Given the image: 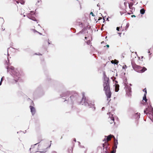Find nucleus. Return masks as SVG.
Listing matches in <instances>:
<instances>
[{"mask_svg":"<svg viewBox=\"0 0 153 153\" xmlns=\"http://www.w3.org/2000/svg\"><path fill=\"white\" fill-rule=\"evenodd\" d=\"M34 32H38V31H37L36 30H34Z\"/></svg>","mask_w":153,"mask_h":153,"instance_id":"ea45409f","label":"nucleus"},{"mask_svg":"<svg viewBox=\"0 0 153 153\" xmlns=\"http://www.w3.org/2000/svg\"><path fill=\"white\" fill-rule=\"evenodd\" d=\"M126 79L124 81L125 85L124 88H126V95L128 97H130L131 96V88L127 85L126 82Z\"/></svg>","mask_w":153,"mask_h":153,"instance_id":"39448f33","label":"nucleus"},{"mask_svg":"<svg viewBox=\"0 0 153 153\" xmlns=\"http://www.w3.org/2000/svg\"><path fill=\"white\" fill-rule=\"evenodd\" d=\"M127 2H125L124 3V5H125V7H126V6L127 5Z\"/></svg>","mask_w":153,"mask_h":153,"instance_id":"c756f323","label":"nucleus"},{"mask_svg":"<svg viewBox=\"0 0 153 153\" xmlns=\"http://www.w3.org/2000/svg\"><path fill=\"white\" fill-rule=\"evenodd\" d=\"M72 94V92L70 91H67L63 92L60 95L61 97L63 98V99L66 100Z\"/></svg>","mask_w":153,"mask_h":153,"instance_id":"0eeeda50","label":"nucleus"},{"mask_svg":"<svg viewBox=\"0 0 153 153\" xmlns=\"http://www.w3.org/2000/svg\"><path fill=\"white\" fill-rule=\"evenodd\" d=\"M104 43V42H103V41H102V42H101V44H102V43Z\"/></svg>","mask_w":153,"mask_h":153,"instance_id":"603ef678","label":"nucleus"},{"mask_svg":"<svg viewBox=\"0 0 153 153\" xmlns=\"http://www.w3.org/2000/svg\"><path fill=\"white\" fill-rule=\"evenodd\" d=\"M131 63L132 65V67L133 69H134V62L133 60L132 59L131 61Z\"/></svg>","mask_w":153,"mask_h":153,"instance_id":"5701e85b","label":"nucleus"},{"mask_svg":"<svg viewBox=\"0 0 153 153\" xmlns=\"http://www.w3.org/2000/svg\"><path fill=\"white\" fill-rule=\"evenodd\" d=\"M30 108L32 114L33 116L35 114L36 112L35 108L33 106L31 105L30 106Z\"/></svg>","mask_w":153,"mask_h":153,"instance_id":"ddd939ff","label":"nucleus"},{"mask_svg":"<svg viewBox=\"0 0 153 153\" xmlns=\"http://www.w3.org/2000/svg\"><path fill=\"white\" fill-rule=\"evenodd\" d=\"M103 77L105 76H106V75H105V71L103 72Z\"/></svg>","mask_w":153,"mask_h":153,"instance_id":"72a5a7b5","label":"nucleus"},{"mask_svg":"<svg viewBox=\"0 0 153 153\" xmlns=\"http://www.w3.org/2000/svg\"><path fill=\"white\" fill-rule=\"evenodd\" d=\"M144 112L145 114H147L149 112V114H151V116H150V119L153 122V108L151 105L148 106V108H146L144 110Z\"/></svg>","mask_w":153,"mask_h":153,"instance_id":"20e7f679","label":"nucleus"},{"mask_svg":"<svg viewBox=\"0 0 153 153\" xmlns=\"http://www.w3.org/2000/svg\"><path fill=\"white\" fill-rule=\"evenodd\" d=\"M143 100H144L145 101V102H147V100L146 99V95L144 94V96L143 97Z\"/></svg>","mask_w":153,"mask_h":153,"instance_id":"aec40b11","label":"nucleus"},{"mask_svg":"<svg viewBox=\"0 0 153 153\" xmlns=\"http://www.w3.org/2000/svg\"><path fill=\"white\" fill-rule=\"evenodd\" d=\"M107 38V36H106V37H105V39H106Z\"/></svg>","mask_w":153,"mask_h":153,"instance_id":"338daca9","label":"nucleus"},{"mask_svg":"<svg viewBox=\"0 0 153 153\" xmlns=\"http://www.w3.org/2000/svg\"><path fill=\"white\" fill-rule=\"evenodd\" d=\"M89 29V27L88 26L86 27H85L82 30L77 33L76 34L77 35H78L80 33L85 34L86 33H88V31L87 30V29Z\"/></svg>","mask_w":153,"mask_h":153,"instance_id":"9d476101","label":"nucleus"},{"mask_svg":"<svg viewBox=\"0 0 153 153\" xmlns=\"http://www.w3.org/2000/svg\"><path fill=\"white\" fill-rule=\"evenodd\" d=\"M34 15H35V13L34 12L31 11L30 13L27 15V16L29 19L33 21H36L37 20L34 17Z\"/></svg>","mask_w":153,"mask_h":153,"instance_id":"6e6552de","label":"nucleus"},{"mask_svg":"<svg viewBox=\"0 0 153 153\" xmlns=\"http://www.w3.org/2000/svg\"><path fill=\"white\" fill-rule=\"evenodd\" d=\"M145 12V10L144 9H142L140 10V13L142 14H143Z\"/></svg>","mask_w":153,"mask_h":153,"instance_id":"412c9836","label":"nucleus"},{"mask_svg":"<svg viewBox=\"0 0 153 153\" xmlns=\"http://www.w3.org/2000/svg\"><path fill=\"white\" fill-rule=\"evenodd\" d=\"M133 112H134V110H133V108H129L128 109V112L129 114H130V115H131L130 114H133Z\"/></svg>","mask_w":153,"mask_h":153,"instance_id":"f3484780","label":"nucleus"},{"mask_svg":"<svg viewBox=\"0 0 153 153\" xmlns=\"http://www.w3.org/2000/svg\"><path fill=\"white\" fill-rule=\"evenodd\" d=\"M1 21L3 22H4V19H3V18H1Z\"/></svg>","mask_w":153,"mask_h":153,"instance_id":"e433bc0d","label":"nucleus"},{"mask_svg":"<svg viewBox=\"0 0 153 153\" xmlns=\"http://www.w3.org/2000/svg\"><path fill=\"white\" fill-rule=\"evenodd\" d=\"M4 77V76L2 77L1 79V81H2L3 80V78Z\"/></svg>","mask_w":153,"mask_h":153,"instance_id":"c9c22d12","label":"nucleus"},{"mask_svg":"<svg viewBox=\"0 0 153 153\" xmlns=\"http://www.w3.org/2000/svg\"><path fill=\"white\" fill-rule=\"evenodd\" d=\"M97 7H100V4H97Z\"/></svg>","mask_w":153,"mask_h":153,"instance_id":"a19ab883","label":"nucleus"},{"mask_svg":"<svg viewBox=\"0 0 153 153\" xmlns=\"http://www.w3.org/2000/svg\"><path fill=\"white\" fill-rule=\"evenodd\" d=\"M52 142L51 141H50L51 144L48 147H47V148H46L45 149H43L42 151H36V152H38L39 153H45L47 151V149L48 148H50L51 147V142Z\"/></svg>","mask_w":153,"mask_h":153,"instance_id":"4468645a","label":"nucleus"},{"mask_svg":"<svg viewBox=\"0 0 153 153\" xmlns=\"http://www.w3.org/2000/svg\"><path fill=\"white\" fill-rule=\"evenodd\" d=\"M102 145L104 153H108V150H110V146H109V144L108 142H105Z\"/></svg>","mask_w":153,"mask_h":153,"instance_id":"423d86ee","label":"nucleus"},{"mask_svg":"<svg viewBox=\"0 0 153 153\" xmlns=\"http://www.w3.org/2000/svg\"><path fill=\"white\" fill-rule=\"evenodd\" d=\"M138 59H139V60H140V57H138Z\"/></svg>","mask_w":153,"mask_h":153,"instance_id":"13d9d810","label":"nucleus"},{"mask_svg":"<svg viewBox=\"0 0 153 153\" xmlns=\"http://www.w3.org/2000/svg\"><path fill=\"white\" fill-rule=\"evenodd\" d=\"M140 114L138 112H137L136 113H134V118L135 117L137 116V119H139L140 118Z\"/></svg>","mask_w":153,"mask_h":153,"instance_id":"6ab92c4d","label":"nucleus"},{"mask_svg":"<svg viewBox=\"0 0 153 153\" xmlns=\"http://www.w3.org/2000/svg\"><path fill=\"white\" fill-rule=\"evenodd\" d=\"M39 91V88H38L36 90V91Z\"/></svg>","mask_w":153,"mask_h":153,"instance_id":"864d4df0","label":"nucleus"},{"mask_svg":"<svg viewBox=\"0 0 153 153\" xmlns=\"http://www.w3.org/2000/svg\"><path fill=\"white\" fill-rule=\"evenodd\" d=\"M73 151V148L71 147L70 149H68V153H72Z\"/></svg>","mask_w":153,"mask_h":153,"instance_id":"4be33fe9","label":"nucleus"},{"mask_svg":"<svg viewBox=\"0 0 153 153\" xmlns=\"http://www.w3.org/2000/svg\"><path fill=\"white\" fill-rule=\"evenodd\" d=\"M91 42L90 40H88L87 41L86 43L88 45H89L91 43Z\"/></svg>","mask_w":153,"mask_h":153,"instance_id":"cd10ccee","label":"nucleus"},{"mask_svg":"<svg viewBox=\"0 0 153 153\" xmlns=\"http://www.w3.org/2000/svg\"><path fill=\"white\" fill-rule=\"evenodd\" d=\"M104 108V107H103L102 108V110H103V109Z\"/></svg>","mask_w":153,"mask_h":153,"instance_id":"5fc2aeb1","label":"nucleus"},{"mask_svg":"<svg viewBox=\"0 0 153 153\" xmlns=\"http://www.w3.org/2000/svg\"><path fill=\"white\" fill-rule=\"evenodd\" d=\"M127 67L126 66V65H125L124 66H123V69L126 68H127Z\"/></svg>","mask_w":153,"mask_h":153,"instance_id":"473e14b6","label":"nucleus"},{"mask_svg":"<svg viewBox=\"0 0 153 153\" xmlns=\"http://www.w3.org/2000/svg\"><path fill=\"white\" fill-rule=\"evenodd\" d=\"M143 91L145 92V94H144L146 95L147 94V91H146V88H145L143 90Z\"/></svg>","mask_w":153,"mask_h":153,"instance_id":"393cba45","label":"nucleus"},{"mask_svg":"<svg viewBox=\"0 0 153 153\" xmlns=\"http://www.w3.org/2000/svg\"><path fill=\"white\" fill-rule=\"evenodd\" d=\"M109 115H110V114H111L112 116L113 115V114H111V112H109Z\"/></svg>","mask_w":153,"mask_h":153,"instance_id":"a18cd8bd","label":"nucleus"},{"mask_svg":"<svg viewBox=\"0 0 153 153\" xmlns=\"http://www.w3.org/2000/svg\"><path fill=\"white\" fill-rule=\"evenodd\" d=\"M39 143H38L33 145H32L31 146V147L32 148H32H33L34 147V146L38 144H39Z\"/></svg>","mask_w":153,"mask_h":153,"instance_id":"a878e982","label":"nucleus"},{"mask_svg":"<svg viewBox=\"0 0 153 153\" xmlns=\"http://www.w3.org/2000/svg\"><path fill=\"white\" fill-rule=\"evenodd\" d=\"M2 31H4L5 30V28H2Z\"/></svg>","mask_w":153,"mask_h":153,"instance_id":"37998d69","label":"nucleus"},{"mask_svg":"<svg viewBox=\"0 0 153 153\" xmlns=\"http://www.w3.org/2000/svg\"><path fill=\"white\" fill-rule=\"evenodd\" d=\"M38 33H39V34L41 35H42V34L41 33L39 32H38Z\"/></svg>","mask_w":153,"mask_h":153,"instance_id":"3c124183","label":"nucleus"},{"mask_svg":"<svg viewBox=\"0 0 153 153\" xmlns=\"http://www.w3.org/2000/svg\"><path fill=\"white\" fill-rule=\"evenodd\" d=\"M130 86H131L132 85L131 84H130Z\"/></svg>","mask_w":153,"mask_h":153,"instance_id":"774afa93","label":"nucleus"},{"mask_svg":"<svg viewBox=\"0 0 153 153\" xmlns=\"http://www.w3.org/2000/svg\"><path fill=\"white\" fill-rule=\"evenodd\" d=\"M48 81H49V80H51V79L50 78H48Z\"/></svg>","mask_w":153,"mask_h":153,"instance_id":"49530a36","label":"nucleus"},{"mask_svg":"<svg viewBox=\"0 0 153 153\" xmlns=\"http://www.w3.org/2000/svg\"><path fill=\"white\" fill-rule=\"evenodd\" d=\"M26 130H25V131H24V133H26Z\"/></svg>","mask_w":153,"mask_h":153,"instance_id":"6e6d98bb","label":"nucleus"},{"mask_svg":"<svg viewBox=\"0 0 153 153\" xmlns=\"http://www.w3.org/2000/svg\"><path fill=\"white\" fill-rule=\"evenodd\" d=\"M131 17H134V15H132L131 16Z\"/></svg>","mask_w":153,"mask_h":153,"instance_id":"09e8293b","label":"nucleus"},{"mask_svg":"<svg viewBox=\"0 0 153 153\" xmlns=\"http://www.w3.org/2000/svg\"><path fill=\"white\" fill-rule=\"evenodd\" d=\"M109 121L111 124H112L113 122L114 123V124H115V122H114V117H109Z\"/></svg>","mask_w":153,"mask_h":153,"instance_id":"2eb2a0df","label":"nucleus"},{"mask_svg":"<svg viewBox=\"0 0 153 153\" xmlns=\"http://www.w3.org/2000/svg\"><path fill=\"white\" fill-rule=\"evenodd\" d=\"M20 3L22 4H24L25 3V1L23 0H21L20 1Z\"/></svg>","mask_w":153,"mask_h":153,"instance_id":"bb28decb","label":"nucleus"},{"mask_svg":"<svg viewBox=\"0 0 153 153\" xmlns=\"http://www.w3.org/2000/svg\"><path fill=\"white\" fill-rule=\"evenodd\" d=\"M106 46L107 47V48H108L109 47V45H106Z\"/></svg>","mask_w":153,"mask_h":153,"instance_id":"4c0bfd02","label":"nucleus"},{"mask_svg":"<svg viewBox=\"0 0 153 153\" xmlns=\"http://www.w3.org/2000/svg\"><path fill=\"white\" fill-rule=\"evenodd\" d=\"M108 20V18H107V19H106V20Z\"/></svg>","mask_w":153,"mask_h":153,"instance_id":"69168bd1","label":"nucleus"},{"mask_svg":"<svg viewBox=\"0 0 153 153\" xmlns=\"http://www.w3.org/2000/svg\"><path fill=\"white\" fill-rule=\"evenodd\" d=\"M16 2L17 3H19V2H18V1H16Z\"/></svg>","mask_w":153,"mask_h":153,"instance_id":"0e129e2a","label":"nucleus"},{"mask_svg":"<svg viewBox=\"0 0 153 153\" xmlns=\"http://www.w3.org/2000/svg\"><path fill=\"white\" fill-rule=\"evenodd\" d=\"M119 29H120V27H117V28H116V30H117V31H119Z\"/></svg>","mask_w":153,"mask_h":153,"instance_id":"f704fd0d","label":"nucleus"},{"mask_svg":"<svg viewBox=\"0 0 153 153\" xmlns=\"http://www.w3.org/2000/svg\"><path fill=\"white\" fill-rule=\"evenodd\" d=\"M119 85L118 84H116L115 85V91L117 92L119 90Z\"/></svg>","mask_w":153,"mask_h":153,"instance_id":"dca6fc26","label":"nucleus"},{"mask_svg":"<svg viewBox=\"0 0 153 153\" xmlns=\"http://www.w3.org/2000/svg\"><path fill=\"white\" fill-rule=\"evenodd\" d=\"M32 148L31 147V148H30L29 149L30 150H31V149Z\"/></svg>","mask_w":153,"mask_h":153,"instance_id":"e2e57ef3","label":"nucleus"},{"mask_svg":"<svg viewBox=\"0 0 153 153\" xmlns=\"http://www.w3.org/2000/svg\"><path fill=\"white\" fill-rule=\"evenodd\" d=\"M7 60L6 61L5 65L7 69V72H9L10 74L14 78V81L13 83L17 82L20 77V75L18 71L13 66H10V60L9 57H7Z\"/></svg>","mask_w":153,"mask_h":153,"instance_id":"f03ea898","label":"nucleus"},{"mask_svg":"<svg viewBox=\"0 0 153 153\" xmlns=\"http://www.w3.org/2000/svg\"><path fill=\"white\" fill-rule=\"evenodd\" d=\"M85 39H87V37H85Z\"/></svg>","mask_w":153,"mask_h":153,"instance_id":"4d7b16f0","label":"nucleus"},{"mask_svg":"<svg viewBox=\"0 0 153 153\" xmlns=\"http://www.w3.org/2000/svg\"><path fill=\"white\" fill-rule=\"evenodd\" d=\"M48 44H50V43L49 42H48Z\"/></svg>","mask_w":153,"mask_h":153,"instance_id":"052dcab7","label":"nucleus"},{"mask_svg":"<svg viewBox=\"0 0 153 153\" xmlns=\"http://www.w3.org/2000/svg\"><path fill=\"white\" fill-rule=\"evenodd\" d=\"M73 140L75 142H76V139L75 138H74Z\"/></svg>","mask_w":153,"mask_h":153,"instance_id":"58836bf2","label":"nucleus"},{"mask_svg":"<svg viewBox=\"0 0 153 153\" xmlns=\"http://www.w3.org/2000/svg\"><path fill=\"white\" fill-rule=\"evenodd\" d=\"M115 82H116L115 84H116L117 83V82H118L117 81H115Z\"/></svg>","mask_w":153,"mask_h":153,"instance_id":"8fccbe9b","label":"nucleus"},{"mask_svg":"<svg viewBox=\"0 0 153 153\" xmlns=\"http://www.w3.org/2000/svg\"><path fill=\"white\" fill-rule=\"evenodd\" d=\"M35 55H42V54H41L39 53H35Z\"/></svg>","mask_w":153,"mask_h":153,"instance_id":"2f4dec72","label":"nucleus"},{"mask_svg":"<svg viewBox=\"0 0 153 153\" xmlns=\"http://www.w3.org/2000/svg\"><path fill=\"white\" fill-rule=\"evenodd\" d=\"M115 61L116 62L115 63H112V62H111L112 63L114 64H117V65L118 64V62H119L117 60H116Z\"/></svg>","mask_w":153,"mask_h":153,"instance_id":"c85d7f7f","label":"nucleus"},{"mask_svg":"<svg viewBox=\"0 0 153 153\" xmlns=\"http://www.w3.org/2000/svg\"><path fill=\"white\" fill-rule=\"evenodd\" d=\"M77 25L81 28H83L84 25L83 24L80 22H77Z\"/></svg>","mask_w":153,"mask_h":153,"instance_id":"a211bd4d","label":"nucleus"},{"mask_svg":"<svg viewBox=\"0 0 153 153\" xmlns=\"http://www.w3.org/2000/svg\"><path fill=\"white\" fill-rule=\"evenodd\" d=\"M129 25V24L128 23H127L126 24V26L125 27V29L126 30L127 28H128Z\"/></svg>","mask_w":153,"mask_h":153,"instance_id":"b1692460","label":"nucleus"},{"mask_svg":"<svg viewBox=\"0 0 153 153\" xmlns=\"http://www.w3.org/2000/svg\"><path fill=\"white\" fill-rule=\"evenodd\" d=\"M72 29H73V30H75V29L73 28Z\"/></svg>","mask_w":153,"mask_h":153,"instance_id":"680f3d73","label":"nucleus"},{"mask_svg":"<svg viewBox=\"0 0 153 153\" xmlns=\"http://www.w3.org/2000/svg\"><path fill=\"white\" fill-rule=\"evenodd\" d=\"M90 14L91 15L93 16H95V15H94V13L92 12H91L90 13Z\"/></svg>","mask_w":153,"mask_h":153,"instance_id":"7c9ffc66","label":"nucleus"},{"mask_svg":"<svg viewBox=\"0 0 153 153\" xmlns=\"http://www.w3.org/2000/svg\"><path fill=\"white\" fill-rule=\"evenodd\" d=\"M38 26H39L40 27H41V26L39 24H38Z\"/></svg>","mask_w":153,"mask_h":153,"instance_id":"bf43d9fd","label":"nucleus"},{"mask_svg":"<svg viewBox=\"0 0 153 153\" xmlns=\"http://www.w3.org/2000/svg\"><path fill=\"white\" fill-rule=\"evenodd\" d=\"M2 82L0 81V85H1Z\"/></svg>","mask_w":153,"mask_h":153,"instance_id":"79ce46f5","label":"nucleus"},{"mask_svg":"<svg viewBox=\"0 0 153 153\" xmlns=\"http://www.w3.org/2000/svg\"><path fill=\"white\" fill-rule=\"evenodd\" d=\"M105 138L103 140V141H104L105 140V142H108V141L111 140V138L112 137H113L114 138V140H115L116 139L115 137H114L113 135L111 134H110L108 135V136H105Z\"/></svg>","mask_w":153,"mask_h":153,"instance_id":"9b49d317","label":"nucleus"},{"mask_svg":"<svg viewBox=\"0 0 153 153\" xmlns=\"http://www.w3.org/2000/svg\"><path fill=\"white\" fill-rule=\"evenodd\" d=\"M52 153H56V152L55 151H53L52 152Z\"/></svg>","mask_w":153,"mask_h":153,"instance_id":"c03bdc74","label":"nucleus"},{"mask_svg":"<svg viewBox=\"0 0 153 153\" xmlns=\"http://www.w3.org/2000/svg\"><path fill=\"white\" fill-rule=\"evenodd\" d=\"M78 145H79L80 144V142H78Z\"/></svg>","mask_w":153,"mask_h":153,"instance_id":"de8ad7c7","label":"nucleus"},{"mask_svg":"<svg viewBox=\"0 0 153 153\" xmlns=\"http://www.w3.org/2000/svg\"><path fill=\"white\" fill-rule=\"evenodd\" d=\"M118 144V142L117 141V140H116V139L114 140V146L112 147V149L114 150H116V149L117 148V146Z\"/></svg>","mask_w":153,"mask_h":153,"instance_id":"f8f14e48","label":"nucleus"},{"mask_svg":"<svg viewBox=\"0 0 153 153\" xmlns=\"http://www.w3.org/2000/svg\"><path fill=\"white\" fill-rule=\"evenodd\" d=\"M135 65L134 64V68L135 67ZM136 66H137V65ZM137 67L138 70L137 71L134 68V70L136 71H137L138 72L142 73L144 72L147 70V69L144 67H142L140 66H137Z\"/></svg>","mask_w":153,"mask_h":153,"instance_id":"1a4fd4ad","label":"nucleus"},{"mask_svg":"<svg viewBox=\"0 0 153 153\" xmlns=\"http://www.w3.org/2000/svg\"><path fill=\"white\" fill-rule=\"evenodd\" d=\"M104 81L103 84L104 90L105 91V95L108 98V100H109V98H110L111 96V93L110 91L109 82V78L106 76H104Z\"/></svg>","mask_w":153,"mask_h":153,"instance_id":"7ed1b4c3","label":"nucleus"},{"mask_svg":"<svg viewBox=\"0 0 153 153\" xmlns=\"http://www.w3.org/2000/svg\"><path fill=\"white\" fill-rule=\"evenodd\" d=\"M79 99L80 98L77 94L75 93L74 94H71L70 97H68L67 99L65 100L64 102L66 104H72L74 102L77 101L79 102V104L88 106L89 108L92 107L93 106L94 110L95 109L94 107V104L90 103V102L87 98H85L84 95H83L81 101L79 102L78 101Z\"/></svg>","mask_w":153,"mask_h":153,"instance_id":"f257e3e1","label":"nucleus"}]
</instances>
